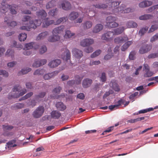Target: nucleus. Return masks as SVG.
Returning <instances> with one entry per match:
<instances>
[{
	"mask_svg": "<svg viewBox=\"0 0 158 158\" xmlns=\"http://www.w3.org/2000/svg\"><path fill=\"white\" fill-rule=\"evenodd\" d=\"M36 15L39 19L32 20L30 22V26H22L20 27V29L22 30L29 31L31 28H36L37 26H39L41 25L42 22L41 20L45 18L47 14L44 10L42 9L36 12Z\"/></svg>",
	"mask_w": 158,
	"mask_h": 158,
	"instance_id": "nucleus-1",
	"label": "nucleus"
},
{
	"mask_svg": "<svg viewBox=\"0 0 158 158\" xmlns=\"http://www.w3.org/2000/svg\"><path fill=\"white\" fill-rule=\"evenodd\" d=\"M7 0H3L1 6V12L3 13H5L8 10V7L11 14H16L17 11L15 9H17L18 7V5L15 4H12L11 5H9L6 3Z\"/></svg>",
	"mask_w": 158,
	"mask_h": 158,
	"instance_id": "nucleus-2",
	"label": "nucleus"
},
{
	"mask_svg": "<svg viewBox=\"0 0 158 158\" xmlns=\"http://www.w3.org/2000/svg\"><path fill=\"white\" fill-rule=\"evenodd\" d=\"M21 87L19 85H15L12 91L15 92L13 95L9 94L8 98L10 99L13 98H17L20 96H22L27 92V90L25 89L20 90Z\"/></svg>",
	"mask_w": 158,
	"mask_h": 158,
	"instance_id": "nucleus-3",
	"label": "nucleus"
},
{
	"mask_svg": "<svg viewBox=\"0 0 158 158\" xmlns=\"http://www.w3.org/2000/svg\"><path fill=\"white\" fill-rule=\"evenodd\" d=\"M118 18L117 17L110 16L106 19V25L108 28H115L118 26V24L116 22Z\"/></svg>",
	"mask_w": 158,
	"mask_h": 158,
	"instance_id": "nucleus-4",
	"label": "nucleus"
},
{
	"mask_svg": "<svg viewBox=\"0 0 158 158\" xmlns=\"http://www.w3.org/2000/svg\"><path fill=\"white\" fill-rule=\"evenodd\" d=\"M126 6L124 5H122L119 7H116V8L113 9L114 10L113 13L116 15L117 13H128L131 11V9L130 8H126Z\"/></svg>",
	"mask_w": 158,
	"mask_h": 158,
	"instance_id": "nucleus-5",
	"label": "nucleus"
},
{
	"mask_svg": "<svg viewBox=\"0 0 158 158\" xmlns=\"http://www.w3.org/2000/svg\"><path fill=\"white\" fill-rule=\"evenodd\" d=\"M44 110V109L43 106H39L33 112L32 115L35 118H39L42 115Z\"/></svg>",
	"mask_w": 158,
	"mask_h": 158,
	"instance_id": "nucleus-6",
	"label": "nucleus"
},
{
	"mask_svg": "<svg viewBox=\"0 0 158 158\" xmlns=\"http://www.w3.org/2000/svg\"><path fill=\"white\" fill-rule=\"evenodd\" d=\"M114 36L113 31H108L102 35L101 39L106 41L111 40L113 39Z\"/></svg>",
	"mask_w": 158,
	"mask_h": 158,
	"instance_id": "nucleus-7",
	"label": "nucleus"
},
{
	"mask_svg": "<svg viewBox=\"0 0 158 158\" xmlns=\"http://www.w3.org/2000/svg\"><path fill=\"white\" fill-rule=\"evenodd\" d=\"M62 51L63 52V54L61 55V58L66 61H68L69 60L70 61L71 53L69 50L65 47L63 48Z\"/></svg>",
	"mask_w": 158,
	"mask_h": 158,
	"instance_id": "nucleus-8",
	"label": "nucleus"
},
{
	"mask_svg": "<svg viewBox=\"0 0 158 158\" xmlns=\"http://www.w3.org/2000/svg\"><path fill=\"white\" fill-rule=\"evenodd\" d=\"M143 69L144 71L143 76L145 77H151L154 74L153 72L150 70L149 67L147 64H144Z\"/></svg>",
	"mask_w": 158,
	"mask_h": 158,
	"instance_id": "nucleus-9",
	"label": "nucleus"
},
{
	"mask_svg": "<svg viewBox=\"0 0 158 158\" xmlns=\"http://www.w3.org/2000/svg\"><path fill=\"white\" fill-rule=\"evenodd\" d=\"M94 41L93 39L86 38L82 40L80 43V45L83 47L89 46L94 43Z\"/></svg>",
	"mask_w": 158,
	"mask_h": 158,
	"instance_id": "nucleus-10",
	"label": "nucleus"
},
{
	"mask_svg": "<svg viewBox=\"0 0 158 158\" xmlns=\"http://www.w3.org/2000/svg\"><path fill=\"white\" fill-rule=\"evenodd\" d=\"M152 47L151 45H145L140 48L139 50V52L141 54L146 53L152 49Z\"/></svg>",
	"mask_w": 158,
	"mask_h": 158,
	"instance_id": "nucleus-11",
	"label": "nucleus"
},
{
	"mask_svg": "<svg viewBox=\"0 0 158 158\" xmlns=\"http://www.w3.org/2000/svg\"><path fill=\"white\" fill-rule=\"evenodd\" d=\"M72 52L73 55L77 59H80L83 56L82 51L76 48H73Z\"/></svg>",
	"mask_w": 158,
	"mask_h": 158,
	"instance_id": "nucleus-12",
	"label": "nucleus"
},
{
	"mask_svg": "<svg viewBox=\"0 0 158 158\" xmlns=\"http://www.w3.org/2000/svg\"><path fill=\"white\" fill-rule=\"evenodd\" d=\"M61 6L63 9L68 10H70L72 7L71 3L68 1H63L61 4Z\"/></svg>",
	"mask_w": 158,
	"mask_h": 158,
	"instance_id": "nucleus-13",
	"label": "nucleus"
},
{
	"mask_svg": "<svg viewBox=\"0 0 158 158\" xmlns=\"http://www.w3.org/2000/svg\"><path fill=\"white\" fill-rule=\"evenodd\" d=\"M110 85L115 91L119 92L120 91L119 87L115 81H111L110 83Z\"/></svg>",
	"mask_w": 158,
	"mask_h": 158,
	"instance_id": "nucleus-14",
	"label": "nucleus"
},
{
	"mask_svg": "<svg viewBox=\"0 0 158 158\" xmlns=\"http://www.w3.org/2000/svg\"><path fill=\"white\" fill-rule=\"evenodd\" d=\"M61 63L59 59L55 60L50 62L48 63V66L52 68H54L58 66Z\"/></svg>",
	"mask_w": 158,
	"mask_h": 158,
	"instance_id": "nucleus-15",
	"label": "nucleus"
},
{
	"mask_svg": "<svg viewBox=\"0 0 158 158\" xmlns=\"http://www.w3.org/2000/svg\"><path fill=\"white\" fill-rule=\"evenodd\" d=\"M48 32L45 31L39 34L36 38V40H43L49 35Z\"/></svg>",
	"mask_w": 158,
	"mask_h": 158,
	"instance_id": "nucleus-16",
	"label": "nucleus"
},
{
	"mask_svg": "<svg viewBox=\"0 0 158 158\" xmlns=\"http://www.w3.org/2000/svg\"><path fill=\"white\" fill-rule=\"evenodd\" d=\"M64 30V26L63 25L54 28L52 31L53 34H58L62 33Z\"/></svg>",
	"mask_w": 158,
	"mask_h": 158,
	"instance_id": "nucleus-17",
	"label": "nucleus"
},
{
	"mask_svg": "<svg viewBox=\"0 0 158 158\" xmlns=\"http://www.w3.org/2000/svg\"><path fill=\"white\" fill-rule=\"evenodd\" d=\"M92 83V80L89 78L84 79L82 82V86L84 88H87L89 87Z\"/></svg>",
	"mask_w": 158,
	"mask_h": 158,
	"instance_id": "nucleus-18",
	"label": "nucleus"
},
{
	"mask_svg": "<svg viewBox=\"0 0 158 158\" xmlns=\"http://www.w3.org/2000/svg\"><path fill=\"white\" fill-rule=\"evenodd\" d=\"M48 18H45L42 20L43 26L44 27H47L50 25L54 23V21L53 20H48Z\"/></svg>",
	"mask_w": 158,
	"mask_h": 158,
	"instance_id": "nucleus-19",
	"label": "nucleus"
},
{
	"mask_svg": "<svg viewBox=\"0 0 158 158\" xmlns=\"http://www.w3.org/2000/svg\"><path fill=\"white\" fill-rule=\"evenodd\" d=\"M79 16V14L77 12L72 11L69 16V18L71 21H73L77 19Z\"/></svg>",
	"mask_w": 158,
	"mask_h": 158,
	"instance_id": "nucleus-20",
	"label": "nucleus"
},
{
	"mask_svg": "<svg viewBox=\"0 0 158 158\" xmlns=\"http://www.w3.org/2000/svg\"><path fill=\"white\" fill-rule=\"evenodd\" d=\"M58 73V71H55L52 73L45 74L44 76V78L45 80H49L51 78L55 76V75L57 74Z\"/></svg>",
	"mask_w": 158,
	"mask_h": 158,
	"instance_id": "nucleus-21",
	"label": "nucleus"
},
{
	"mask_svg": "<svg viewBox=\"0 0 158 158\" xmlns=\"http://www.w3.org/2000/svg\"><path fill=\"white\" fill-rule=\"evenodd\" d=\"M60 39V36L57 35L53 34V35L50 36L48 38L49 42H53L58 41Z\"/></svg>",
	"mask_w": 158,
	"mask_h": 158,
	"instance_id": "nucleus-22",
	"label": "nucleus"
},
{
	"mask_svg": "<svg viewBox=\"0 0 158 158\" xmlns=\"http://www.w3.org/2000/svg\"><path fill=\"white\" fill-rule=\"evenodd\" d=\"M56 107L57 109L59 110L63 111L66 108V106L62 102H58L56 105Z\"/></svg>",
	"mask_w": 158,
	"mask_h": 158,
	"instance_id": "nucleus-23",
	"label": "nucleus"
},
{
	"mask_svg": "<svg viewBox=\"0 0 158 158\" xmlns=\"http://www.w3.org/2000/svg\"><path fill=\"white\" fill-rule=\"evenodd\" d=\"M51 115L52 118L55 119L59 118L61 115V113L57 110H53L52 111Z\"/></svg>",
	"mask_w": 158,
	"mask_h": 158,
	"instance_id": "nucleus-24",
	"label": "nucleus"
},
{
	"mask_svg": "<svg viewBox=\"0 0 158 158\" xmlns=\"http://www.w3.org/2000/svg\"><path fill=\"white\" fill-rule=\"evenodd\" d=\"M103 26L101 24H96L93 28V32L97 33L101 31L103 28Z\"/></svg>",
	"mask_w": 158,
	"mask_h": 158,
	"instance_id": "nucleus-25",
	"label": "nucleus"
},
{
	"mask_svg": "<svg viewBox=\"0 0 158 158\" xmlns=\"http://www.w3.org/2000/svg\"><path fill=\"white\" fill-rule=\"evenodd\" d=\"M125 28L124 27H120L114 30L113 32L114 35H117L121 34L125 30Z\"/></svg>",
	"mask_w": 158,
	"mask_h": 158,
	"instance_id": "nucleus-26",
	"label": "nucleus"
},
{
	"mask_svg": "<svg viewBox=\"0 0 158 158\" xmlns=\"http://www.w3.org/2000/svg\"><path fill=\"white\" fill-rule=\"evenodd\" d=\"M137 26V23L133 21H130L126 23V26L127 28H135Z\"/></svg>",
	"mask_w": 158,
	"mask_h": 158,
	"instance_id": "nucleus-27",
	"label": "nucleus"
},
{
	"mask_svg": "<svg viewBox=\"0 0 158 158\" xmlns=\"http://www.w3.org/2000/svg\"><path fill=\"white\" fill-rule=\"evenodd\" d=\"M153 18V15L150 14H144L142 15L139 17V19L140 20H147Z\"/></svg>",
	"mask_w": 158,
	"mask_h": 158,
	"instance_id": "nucleus-28",
	"label": "nucleus"
},
{
	"mask_svg": "<svg viewBox=\"0 0 158 158\" xmlns=\"http://www.w3.org/2000/svg\"><path fill=\"white\" fill-rule=\"evenodd\" d=\"M107 3L108 4L110 3V6H111V7H114V9L117 7L116 6L119 4V3L118 2H114V0H106Z\"/></svg>",
	"mask_w": 158,
	"mask_h": 158,
	"instance_id": "nucleus-29",
	"label": "nucleus"
},
{
	"mask_svg": "<svg viewBox=\"0 0 158 158\" xmlns=\"http://www.w3.org/2000/svg\"><path fill=\"white\" fill-rule=\"evenodd\" d=\"M93 25V23L90 21H86L83 23V27L84 29H88L91 28Z\"/></svg>",
	"mask_w": 158,
	"mask_h": 158,
	"instance_id": "nucleus-30",
	"label": "nucleus"
},
{
	"mask_svg": "<svg viewBox=\"0 0 158 158\" xmlns=\"http://www.w3.org/2000/svg\"><path fill=\"white\" fill-rule=\"evenodd\" d=\"M133 43V42L131 41H128L126 43H125L122 46L121 48V50L123 51H125L127 49L129 46L131 44Z\"/></svg>",
	"mask_w": 158,
	"mask_h": 158,
	"instance_id": "nucleus-31",
	"label": "nucleus"
},
{
	"mask_svg": "<svg viewBox=\"0 0 158 158\" xmlns=\"http://www.w3.org/2000/svg\"><path fill=\"white\" fill-rule=\"evenodd\" d=\"M56 5V1L54 0H52L47 4L46 7L47 9H49L55 6Z\"/></svg>",
	"mask_w": 158,
	"mask_h": 158,
	"instance_id": "nucleus-32",
	"label": "nucleus"
},
{
	"mask_svg": "<svg viewBox=\"0 0 158 158\" xmlns=\"http://www.w3.org/2000/svg\"><path fill=\"white\" fill-rule=\"evenodd\" d=\"M93 6H94L96 8L103 9L106 8L107 7V5L102 3L96 4L95 5H93Z\"/></svg>",
	"mask_w": 158,
	"mask_h": 158,
	"instance_id": "nucleus-33",
	"label": "nucleus"
},
{
	"mask_svg": "<svg viewBox=\"0 0 158 158\" xmlns=\"http://www.w3.org/2000/svg\"><path fill=\"white\" fill-rule=\"evenodd\" d=\"M14 51L13 50L10 49H8L7 50L6 55L7 57L10 56L12 59L14 57Z\"/></svg>",
	"mask_w": 158,
	"mask_h": 158,
	"instance_id": "nucleus-34",
	"label": "nucleus"
},
{
	"mask_svg": "<svg viewBox=\"0 0 158 158\" xmlns=\"http://www.w3.org/2000/svg\"><path fill=\"white\" fill-rule=\"evenodd\" d=\"M31 70V69L28 68L26 69H23L18 73V75H21L27 73L28 72Z\"/></svg>",
	"mask_w": 158,
	"mask_h": 158,
	"instance_id": "nucleus-35",
	"label": "nucleus"
},
{
	"mask_svg": "<svg viewBox=\"0 0 158 158\" xmlns=\"http://www.w3.org/2000/svg\"><path fill=\"white\" fill-rule=\"evenodd\" d=\"M75 35V34L71 33L70 31L68 30L65 31V34L64 35V38H71L73 36Z\"/></svg>",
	"mask_w": 158,
	"mask_h": 158,
	"instance_id": "nucleus-36",
	"label": "nucleus"
},
{
	"mask_svg": "<svg viewBox=\"0 0 158 158\" xmlns=\"http://www.w3.org/2000/svg\"><path fill=\"white\" fill-rule=\"evenodd\" d=\"M83 78V76L81 77L78 75H76L75 76V80H74L75 81L76 84H80L81 83V81L82 80Z\"/></svg>",
	"mask_w": 158,
	"mask_h": 158,
	"instance_id": "nucleus-37",
	"label": "nucleus"
},
{
	"mask_svg": "<svg viewBox=\"0 0 158 158\" xmlns=\"http://www.w3.org/2000/svg\"><path fill=\"white\" fill-rule=\"evenodd\" d=\"M145 118L144 117H141L138 118L136 119H131L130 120H128L127 122L131 123H134L139 121H140L142 120H144Z\"/></svg>",
	"mask_w": 158,
	"mask_h": 158,
	"instance_id": "nucleus-38",
	"label": "nucleus"
},
{
	"mask_svg": "<svg viewBox=\"0 0 158 158\" xmlns=\"http://www.w3.org/2000/svg\"><path fill=\"white\" fill-rule=\"evenodd\" d=\"M67 20V17H62L60 18L57 19L55 23L54 22V24L58 25L62 22H65Z\"/></svg>",
	"mask_w": 158,
	"mask_h": 158,
	"instance_id": "nucleus-39",
	"label": "nucleus"
},
{
	"mask_svg": "<svg viewBox=\"0 0 158 158\" xmlns=\"http://www.w3.org/2000/svg\"><path fill=\"white\" fill-rule=\"evenodd\" d=\"M24 104L22 103H17L15 104L14 107L16 109H21L24 107Z\"/></svg>",
	"mask_w": 158,
	"mask_h": 158,
	"instance_id": "nucleus-40",
	"label": "nucleus"
},
{
	"mask_svg": "<svg viewBox=\"0 0 158 158\" xmlns=\"http://www.w3.org/2000/svg\"><path fill=\"white\" fill-rule=\"evenodd\" d=\"M153 110V108H148L143 109L142 110H141L138 112L136 114H140L142 113H147L148 112H149L150 111H152Z\"/></svg>",
	"mask_w": 158,
	"mask_h": 158,
	"instance_id": "nucleus-41",
	"label": "nucleus"
},
{
	"mask_svg": "<svg viewBox=\"0 0 158 158\" xmlns=\"http://www.w3.org/2000/svg\"><path fill=\"white\" fill-rule=\"evenodd\" d=\"M45 73V71L44 69H38L35 71L34 74L35 75H40L43 74Z\"/></svg>",
	"mask_w": 158,
	"mask_h": 158,
	"instance_id": "nucleus-42",
	"label": "nucleus"
},
{
	"mask_svg": "<svg viewBox=\"0 0 158 158\" xmlns=\"http://www.w3.org/2000/svg\"><path fill=\"white\" fill-rule=\"evenodd\" d=\"M31 19V17L29 15H26L24 16L22 19V20L23 22H26L29 21V24H27L26 26H30V22L31 21L30 20ZM32 20H31V21Z\"/></svg>",
	"mask_w": 158,
	"mask_h": 158,
	"instance_id": "nucleus-43",
	"label": "nucleus"
},
{
	"mask_svg": "<svg viewBox=\"0 0 158 158\" xmlns=\"http://www.w3.org/2000/svg\"><path fill=\"white\" fill-rule=\"evenodd\" d=\"M101 52V50L100 49L96 50L91 55V57L93 58L97 57L100 54Z\"/></svg>",
	"mask_w": 158,
	"mask_h": 158,
	"instance_id": "nucleus-44",
	"label": "nucleus"
},
{
	"mask_svg": "<svg viewBox=\"0 0 158 158\" xmlns=\"http://www.w3.org/2000/svg\"><path fill=\"white\" fill-rule=\"evenodd\" d=\"M27 37V34L25 33H22L20 34L19 37V40L20 41H24Z\"/></svg>",
	"mask_w": 158,
	"mask_h": 158,
	"instance_id": "nucleus-45",
	"label": "nucleus"
},
{
	"mask_svg": "<svg viewBox=\"0 0 158 158\" xmlns=\"http://www.w3.org/2000/svg\"><path fill=\"white\" fill-rule=\"evenodd\" d=\"M58 11V10L57 8L52 10L49 12L48 14L50 15L54 16L57 15Z\"/></svg>",
	"mask_w": 158,
	"mask_h": 158,
	"instance_id": "nucleus-46",
	"label": "nucleus"
},
{
	"mask_svg": "<svg viewBox=\"0 0 158 158\" xmlns=\"http://www.w3.org/2000/svg\"><path fill=\"white\" fill-rule=\"evenodd\" d=\"M148 27H145L141 29L139 31V34L141 36L143 35L144 34L148 31Z\"/></svg>",
	"mask_w": 158,
	"mask_h": 158,
	"instance_id": "nucleus-47",
	"label": "nucleus"
},
{
	"mask_svg": "<svg viewBox=\"0 0 158 158\" xmlns=\"http://www.w3.org/2000/svg\"><path fill=\"white\" fill-rule=\"evenodd\" d=\"M45 93L44 92H42L39 94L38 95H35V98L36 100H38L40 98H44L45 95Z\"/></svg>",
	"mask_w": 158,
	"mask_h": 158,
	"instance_id": "nucleus-48",
	"label": "nucleus"
},
{
	"mask_svg": "<svg viewBox=\"0 0 158 158\" xmlns=\"http://www.w3.org/2000/svg\"><path fill=\"white\" fill-rule=\"evenodd\" d=\"M158 28V25L157 24H155L152 25L150 27V29L148 31V33H151L152 32L156 30Z\"/></svg>",
	"mask_w": 158,
	"mask_h": 158,
	"instance_id": "nucleus-49",
	"label": "nucleus"
},
{
	"mask_svg": "<svg viewBox=\"0 0 158 158\" xmlns=\"http://www.w3.org/2000/svg\"><path fill=\"white\" fill-rule=\"evenodd\" d=\"M61 89V88L59 86L54 89L53 90L52 92L55 94H58L60 93Z\"/></svg>",
	"mask_w": 158,
	"mask_h": 158,
	"instance_id": "nucleus-50",
	"label": "nucleus"
},
{
	"mask_svg": "<svg viewBox=\"0 0 158 158\" xmlns=\"http://www.w3.org/2000/svg\"><path fill=\"white\" fill-rule=\"evenodd\" d=\"M113 56H114V55H113L112 53H108L104 56V59L107 60L111 59Z\"/></svg>",
	"mask_w": 158,
	"mask_h": 158,
	"instance_id": "nucleus-51",
	"label": "nucleus"
},
{
	"mask_svg": "<svg viewBox=\"0 0 158 158\" xmlns=\"http://www.w3.org/2000/svg\"><path fill=\"white\" fill-rule=\"evenodd\" d=\"M3 129L5 131H9L13 128V127L11 126H5L3 125Z\"/></svg>",
	"mask_w": 158,
	"mask_h": 158,
	"instance_id": "nucleus-52",
	"label": "nucleus"
},
{
	"mask_svg": "<svg viewBox=\"0 0 158 158\" xmlns=\"http://www.w3.org/2000/svg\"><path fill=\"white\" fill-rule=\"evenodd\" d=\"M47 50L46 47L45 46H42L40 49V54H42L46 52Z\"/></svg>",
	"mask_w": 158,
	"mask_h": 158,
	"instance_id": "nucleus-53",
	"label": "nucleus"
},
{
	"mask_svg": "<svg viewBox=\"0 0 158 158\" xmlns=\"http://www.w3.org/2000/svg\"><path fill=\"white\" fill-rule=\"evenodd\" d=\"M100 64L101 62L99 60H91L89 64L90 65L92 66L93 65H98Z\"/></svg>",
	"mask_w": 158,
	"mask_h": 158,
	"instance_id": "nucleus-54",
	"label": "nucleus"
},
{
	"mask_svg": "<svg viewBox=\"0 0 158 158\" xmlns=\"http://www.w3.org/2000/svg\"><path fill=\"white\" fill-rule=\"evenodd\" d=\"M34 43L31 42L25 45V48L27 50H29L33 47Z\"/></svg>",
	"mask_w": 158,
	"mask_h": 158,
	"instance_id": "nucleus-55",
	"label": "nucleus"
},
{
	"mask_svg": "<svg viewBox=\"0 0 158 158\" xmlns=\"http://www.w3.org/2000/svg\"><path fill=\"white\" fill-rule=\"evenodd\" d=\"M5 21L7 22V24L9 26H11L12 27H14L15 26H16L17 24V23H16V22H15V21H12L10 23L9 22H7V21L6 19H5Z\"/></svg>",
	"mask_w": 158,
	"mask_h": 158,
	"instance_id": "nucleus-56",
	"label": "nucleus"
},
{
	"mask_svg": "<svg viewBox=\"0 0 158 158\" xmlns=\"http://www.w3.org/2000/svg\"><path fill=\"white\" fill-rule=\"evenodd\" d=\"M15 142V141L14 140H11L8 143H7L8 148H9L15 147L16 145L15 144H13V143Z\"/></svg>",
	"mask_w": 158,
	"mask_h": 158,
	"instance_id": "nucleus-57",
	"label": "nucleus"
},
{
	"mask_svg": "<svg viewBox=\"0 0 158 158\" xmlns=\"http://www.w3.org/2000/svg\"><path fill=\"white\" fill-rule=\"evenodd\" d=\"M135 54V51L131 52L129 55V58L131 60H134L135 58L134 56Z\"/></svg>",
	"mask_w": 158,
	"mask_h": 158,
	"instance_id": "nucleus-58",
	"label": "nucleus"
},
{
	"mask_svg": "<svg viewBox=\"0 0 158 158\" xmlns=\"http://www.w3.org/2000/svg\"><path fill=\"white\" fill-rule=\"evenodd\" d=\"M84 51L87 53H90L93 51V48L92 47H89L85 49Z\"/></svg>",
	"mask_w": 158,
	"mask_h": 158,
	"instance_id": "nucleus-59",
	"label": "nucleus"
},
{
	"mask_svg": "<svg viewBox=\"0 0 158 158\" xmlns=\"http://www.w3.org/2000/svg\"><path fill=\"white\" fill-rule=\"evenodd\" d=\"M121 39H122V38H121V37H118L115 38L114 41L115 43L117 44L122 43L123 41Z\"/></svg>",
	"mask_w": 158,
	"mask_h": 158,
	"instance_id": "nucleus-60",
	"label": "nucleus"
},
{
	"mask_svg": "<svg viewBox=\"0 0 158 158\" xmlns=\"http://www.w3.org/2000/svg\"><path fill=\"white\" fill-rule=\"evenodd\" d=\"M40 64L39 60H37L35 61L32 65V66L33 67L37 68L40 66Z\"/></svg>",
	"mask_w": 158,
	"mask_h": 158,
	"instance_id": "nucleus-61",
	"label": "nucleus"
},
{
	"mask_svg": "<svg viewBox=\"0 0 158 158\" xmlns=\"http://www.w3.org/2000/svg\"><path fill=\"white\" fill-rule=\"evenodd\" d=\"M113 91L112 90H110L108 92H106L103 96V98L105 99L107 96H109L110 94H112Z\"/></svg>",
	"mask_w": 158,
	"mask_h": 158,
	"instance_id": "nucleus-62",
	"label": "nucleus"
},
{
	"mask_svg": "<svg viewBox=\"0 0 158 158\" xmlns=\"http://www.w3.org/2000/svg\"><path fill=\"white\" fill-rule=\"evenodd\" d=\"M118 49L119 47L118 46H116L114 48V53H115L116 54V55H115V56H116L117 57H118L119 55V52H118Z\"/></svg>",
	"mask_w": 158,
	"mask_h": 158,
	"instance_id": "nucleus-63",
	"label": "nucleus"
},
{
	"mask_svg": "<svg viewBox=\"0 0 158 158\" xmlns=\"http://www.w3.org/2000/svg\"><path fill=\"white\" fill-rule=\"evenodd\" d=\"M157 40H158V33L156 34L151 38L150 40V41L151 42H153Z\"/></svg>",
	"mask_w": 158,
	"mask_h": 158,
	"instance_id": "nucleus-64",
	"label": "nucleus"
}]
</instances>
